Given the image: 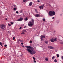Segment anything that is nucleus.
<instances>
[{
	"label": "nucleus",
	"instance_id": "obj_8",
	"mask_svg": "<svg viewBox=\"0 0 63 63\" xmlns=\"http://www.w3.org/2000/svg\"><path fill=\"white\" fill-rule=\"evenodd\" d=\"M34 16L36 17H40V15L37 14L36 15H34Z\"/></svg>",
	"mask_w": 63,
	"mask_h": 63
},
{
	"label": "nucleus",
	"instance_id": "obj_28",
	"mask_svg": "<svg viewBox=\"0 0 63 63\" xmlns=\"http://www.w3.org/2000/svg\"><path fill=\"white\" fill-rule=\"evenodd\" d=\"M25 34V33L24 32H22L21 33V34Z\"/></svg>",
	"mask_w": 63,
	"mask_h": 63
},
{
	"label": "nucleus",
	"instance_id": "obj_29",
	"mask_svg": "<svg viewBox=\"0 0 63 63\" xmlns=\"http://www.w3.org/2000/svg\"><path fill=\"white\" fill-rule=\"evenodd\" d=\"M11 24H12V25H13V22H11Z\"/></svg>",
	"mask_w": 63,
	"mask_h": 63
},
{
	"label": "nucleus",
	"instance_id": "obj_17",
	"mask_svg": "<svg viewBox=\"0 0 63 63\" xmlns=\"http://www.w3.org/2000/svg\"><path fill=\"white\" fill-rule=\"evenodd\" d=\"M46 5H48V6H50V7H51V6L50 5V4L48 3H47Z\"/></svg>",
	"mask_w": 63,
	"mask_h": 63
},
{
	"label": "nucleus",
	"instance_id": "obj_44",
	"mask_svg": "<svg viewBox=\"0 0 63 63\" xmlns=\"http://www.w3.org/2000/svg\"><path fill=\"white\" fill-rule=\"evenodd\" d=\"M52 19H54V17H52Z\"/></svg>",
	"mask_w": 63,
	"mask_h": 63
},
{
	"label": "nucleus",
	"instance_id": "obj_22",
	"mask_svg": "<svg viewBox=\"0 0 63 63\" xmlns=\"http://www.w3.org/2000/svg\"><path fill=\"white\" fill-rule=\"evenodd\" d=\"M57 57H59V55L58 54H57Z\"/></svg>",
	"mask_w": 63,
	"mask_h": 63
},
{
	"label": "nucleus",
	"instance_id": "obj_51",
	"mask_svg": "<svg viewBox=\"0 0 63 63\" xmlns=\"http://www.w3.org/2000/svg\"><path fill=\"white\" fill-rule=\"evenodd\" d=\"M6 20H7V18H6Z\"/></svg>",
	"mask_w": 63,
	"mask_h": 63
},
{
	"label": "nucleus",
	"instance_id": "obj_13",
	"mask_svg": "<svg viewBox=\"0 0 63 63\" xmlns=\"http://www.w3.org/2000/svg\"><path fill=\"white\" fill-rule=\"evenodd\" d=\"M32 5V2H30L29 5V6H31V5Z\"/></svg>",
	"mask_w": 63,
	"mask_h": 63
},
{
	"label": "nucleus",
	"instance_id": "obj_23",
	"mask_svg": "<svg viewBox=\"0 0 63 63\" xmlns=\"http://www.w3.org/2000/svg\"><path fill=\"white\" fill-rule=\"evenodd\" d=\"M18 41H19V42H22V40H20V39H19L18 40Z\"/></svg>",
	"mask_w": 63,
	"mask_h": 63
},
{
	"label": "nucleus",
	"instance_id": "obj_2",
	"mask_svg": "<svg viewBox=\"0 0 63 63\" xmlns=\"http://www.w3.org/2000/svg\"><path fill=\"white\" fill-rule=\"evenodd\" d=\"M32 22L31 21H30L28 23V25L30 27H32L33 25H34V20L33 19H32Z\"/></svg>",
	"mask_w": 63,
	"mask_h": 63
},
{
	"label": "nucleus",
	"instance_id": "obj_3",
	"mask_svg": "<svg viewBox=\"0 0 63 63\" xmlns=\"http://www.w3.org/2000/svg\"><path fill=\"white\" fill-rule=\"evenodd\" d=\"M49 14L50 16H52L53 15H55V12L54 11H49Z\"/></svg>",
	"mask_w": 63,
	"mask_h": 63
},
{
	"label": "nucleus",
	"instance_id": "obj_7",
	"mask_svg": "<svg viewBox=\"0 0 63 63\" xmlns=\"http://www.w3.org/2000/svg\"><path fill=\"white\" fill-rule=\"evenodd\" d=\"M23 20V18L22 17H20V18L19 19L17 20V21H21Z\"/></svg>",
	"mask_w": 63,
	"mask_h": 63
},
{
	"label": "nucleus",
	"instance_id": "obj_24",
	"mask_svg": "<svg viewBox=\"0 0 63 63\" xmlns=\"http://www.w3.org/2000/svg\"><path fill=\"white\" fill-rule=\"evenodd\" d=\"M55 58V57H54V56H53L52 57V59L54 60V59Z\"/></svg>",
	"mask_w": 63,
	"mask_h": 63
},
{
	"label": "nucleus",
	"instance_id": "obj_37",
	"mask_svg": "<svg viewBox=\"0 0 63 63\" xmlns=\"http://www.w3.org/2000/svg\"><path fill=\"white\" fill-rule=\"evenodd\" d=\"M33 62H34V63H36V61L34 60L33 61Z\"/></svg>",
	"mask_w": 63,
	"mask_h": 63
},
{
	"label": "nucleus",
	"instance_id": "obj_16",
	"mask_svg": "<svg viewBox=\"0 0 63 63\" xmlns=\"http://www.w3.org/2000/svg\"><path fill=\"white\" fill-rule=\"evenodd\" d=\"M45 44H46L47 45V44H48V41H45Z\"/></svg>",
	"mask_w": 63,
	"mask_h": 63
},
{
	"label": "nucleus",
	"instance_id": "obj_50",
	"mask_svg": "<svg viewBox=\"0 0 63 63\" xmlns=\"http://www.w3.org/2000/svg\"><path fill=\"white\" fill-rule=\"evenodd\" d=\"M26 0V1H28V0Z\"/></svg>",
	"mask_w": 63,
	"mask_h": 63
},
{
	"label": "nucleus",
	"instance_id": "obj_46",
	"mask_svg": "<svg viewBox=\"0 0 63 63\" xmlns=\"http://www.w3.org/2000/svg\"><path fill=\"white\" fill-rule=\"evenodd\" d=\"M21 45H23V43H21Z\"/></svg>",
	"mask_w": 63,
	"mask_h": 63
},
{
	"label": "nucleus",
	"instance_id": "obj_20",
	"mask_svg": "<svg viewBox=\"0 0 63 63\" xmlns=\"http://www.w3.org/2000/svg\"><path fill=\"white\" fill-rule=\"evenodd\" d=\"M0 45L2 47H3V45H2V43L0 42Z\"/></svg>",
	"mask_w": 63,
	"mask_h": 63
},
{
	"label": "nucleus",
	"instance_id": "obj_25",
	"mask_svg": "<svg viewBox=\"0 0 63 63\" xmlns=\"http://www.w3.org/2000/svg\"><path fill=\"white\" fill-rule=\"evenodd\" d=\"M54 61L55 62H57V60L56 59H55Z\"/></svg>",
	"mask_w": 63,
	"mask_h": 63
},
{
	"label": "nucleus",
	"instance_id": "obj_49",
	"mask_svg": "<svg viewBox=\"0 0 63 63\" xmlns=\"http://www.w3.org/2000/svg\"><path fill=\"white\" fill-rule=\"evenodd\" d=\"M54 33H55V31H54Z\"/></svg>",
	"mask_w": 63,
	"mask_h": 63
},
{
	"label": "nucleus",
	"instance_id": "obj_31",
	"mask_svg": "<svg viewBox=\"0 0 63 63\" xmlns=\"http://www.w3.org/2000/svg\"><path fill=\"white\" fill-rule=\"evenodd\" d=\"M35 10L36 12V13H38V11H37V9H35Z\"/></svg>",
	"mask_w": 63,
	"mask_h": 63
},
{
	"label": "nucleus",
	"instance_id": "obj_10",
	"mask_svg": "<svg viewBox=\"0 0 63 63\" xmlns=\"http://www.w3.org/2000/svg\"><path fill=\"white\" fill-rule=\"evenodd\" d=\"M26 47H27V49H30V48H31V47L30 46H25Z\"/></svg>",
	"mask_w": 63,
	"mask_h": 63
},
{
	"label": "nucleus",
	"instance_id": "obj_21",
	"mask_svg": "<svg viewBox=\"0 0 63 63\" xmlns=\"http://www.w3.org/2000/svg\"><path fill=\"white\" fill-rule=\"evenodd\" d=\"M20 13H22L23 12V11L22 10H21L20 11Z\"/></svg>",
	"mask_w": 63,
	"mask_h": 63
},
{
	"label": "nucleus",
	"instance_id": "obj_12",
	"mask_svg": "<svg viewBox=\"0 0 63 63\" xmlns=\"http://www.w3.org/2000/svg\"><path fill=\"white\" fill-rule=\"evenodd\" d=\"M45 60L46 61H48V58H45Z\"/></svg>",
	"mask_w": 63,
	"mask_h": 63
},
{
	"label": "nucleus",
	"instance_id": "obj_18",
	"mask_svg": "<svg viewBox=\"0 0 63 63\" xmlns=\"http://www.w3.org/2000/svg\"><path fill=\"white\" fill-rule=\"evenodd\" d=\"M17 8H16V7H15L14 8V11H16V10H17Z\"/></svg>",
	"mask_w": 63,
	"mask_h": 63
},
{
	"label": "nucleus",
	"instance_id": "obj_40",
	"mask_svg": "<svg viewBox=\"0 0 63 63\" xmlns=\"http://www.w3.org/2000/svg\"><path fill=\"white\" fill-rule=\"evenodd\" d=\"M63 60V56H62V58H61Z\"/></svg>",
	"mask_w": 63,
	"mask_h": 63
},
{
	"label": "nucleus",
	"instance_id": "obj_41",
	"mask_svg": "<svg viewBox=\"0 0 63 63\" xmlns=\"http://www.w3.org/2000/svg\"><path fill=\"white\" fill-rule=\"evenodd\" d=\"M21 28H22V27H21L19 28L20 29H21Z\"/></svg>",
	"mask_w": 63,
	"mask_h": 63
},
{
	"label": "nucleus",
	"instance_id": "obj_42",
	"mask_svg": "<svg viewBox=\"0 0 63 63\" xmlns=\"http://www.w3.org/2000/svg\"><path fill=\"white\" fill-rule=\"evenodd\" d=\"M32 43V41H30V43L31 44V43Z\"/></svg>",
	"mask_w": 63,
	"mask_h": 63
},
{
	"label": "nucleus",
	"instance_id": "obj_38",
	"mask_svg": "<svg viewBox=\"0 0 63 63\" xmlns=\"http://www.w3.org/2000/svg\"><path fill=\"white\" fill-rule=\"evenodd\" d=\"M7 46V45H4V47H6Z\"/></svg>",
	"mask_w": 63,
	"mask_h": 63
},
{
	"label": "nucleus",
	"instance_id": "obj_54",
	"mask_svg": "<svg viewBox=\"0 0 63 63\" xmlns=\"http://www.w3.org/2000/svg\"><path fill=\"white\" fill-rule=\"evenodd\" d=\"M14 63H16L15 62H14Z\"/></svg>",
	"mask_w": 63,
	"mask_h": 63
},
{
	"label": "nucleus",
	"instance_id": "obj_39",
	"mask_svg": "<svg viewBox=\"0 0 63 63\" xmlns=\"http://www.w3.org/2000/svg\"><path fill=\"white\" fill-rule=\"evenodd\" d=\"M16 14H18V12L17 11H16Z\"/></svg>",
	"mask_w": 63,
	"mask_h": 63
},
{
	"label": "nucleus",
	"instance_id": "obj_15",
	"mask_svg": "<svg viewBox=\"0 0 63 63\" xmlns=\"http://www.w3.org/2000/svg\"><path fill=\"white\" fill-rule=\"evenodd\" d=\"M54 42H56V41H57V39L56 38H55V39H54Z\"/></svg>",
	"mask_w": 63,
	"mask_h": 63
},
{
	"label": "nucleus",
	"instance_id": "obj_36",
	"mask_svg": "<svg viewBox=\"0 0 63 63\" xmlns=\"http://www.w3.org/2000/svg\"><path fill=\"white\" fill-rule=\"evenodd\" d=\"M32 58L34 59V60H35V58H34V57H33Z\"/></svg>",
	"mask_w": 63,
	"mask_h": 63
},
{
	"label": "nucleus",
	"instance_id": "obj_14",
	"mask_svg": "<svg viewBox=\"0 0 63 63\" xmlns=\"http://www.w3.org/2000/svg\"><path fill=\"white\" fill-rule=\"evenodd\" d=\"M28 20V18L27 17H26L24 19L25 21H27Z\"/></svg>",
	"mask_w": 63,
	"mask_h": 63
},
{
	"label": "nucleus",
	"instance_id": "obj_30",
	"mask_svg": "<svg viewBox=\"0 0 63 63\" xmlns=\"http://www.w3.org/2000/svg\"><path fill=\"white\" fill-rule=\"evenodd\" d=\"M60 44H62L63 45V42H60Z\"/></svg>",
	"mask_w": 63,
	"mask_h": 63
},
{
	"label": "nucleus",
	"instance_id": "obj_35",
	"mask_svg": "<svg viewBox=\"0 0 63 63\" xmlns=\"http://www.w3.org/2000/svg\"><path fill=\"white\" fill-rule=\"evenodd\" d=\"M15 39V37H13V40H14Z\"/></svg>",
	"mask_w": 63,
	"mask_h": 63
},
{
	"label": "nucleus",
	"instance_id": "obj_32",
	"mask_svg": "<svg viewBox=\"0 0 63 63\" xmlns=\"http://www.w3.org/2000/svg\"><path fill=\"white\" fill-rule=\"evenodd\" d=\"M8 25L9 26H11V24H8Z\"/></svg>",
	"mask_w": 63,
	"mask_h": 63
},
{
	"label": "nucleus",
	"instance_id": "obj_9",
	"mask_svg": "<svg viewBox=\"0 0 63 63\" xmlns=\"http://www.w3.org/2000/svg\"><path fill=\"white\" fill-rule=\"evenodd\" d=\"M48 48H50V49H53V47L51 46H48Z\"/></svg>",
	"mask_w": 63,
	"mask_h": 63
},
{
	"label": "nucleus",
	"instance_id": "obj_48",
	"mask_svg": "<svg viewBox=\"0 0 63 63\" xmlns=\"http://www.w3.org/2000/svg\"><path fill=\"white\" fill-rule=\"evenodd\" d=\"M38 2H40V0H38Z\"/></svg>",
	"mask_w": 63,
	"mask_h": 63
},
{
	"label": "nucleus",
	"instance_id": "obj_6",
	"mask_svg": "<svg viewBox=\"0 0 63 63\" xmlns=\"http://www.w3.org/2000/svg\"><path fill=\"white\" fill-rule=\"evenodd\" d=\"M41 6H39V8L40 9H42V10H43V9H44L43 8H44V4L42 5Z\"/></svg>",
	"mask_w": 63,
	"mask_h": 63
},
{
	"label": "nucleus",
	"instance_id": "obj_4",
	"mask_svg": "<svg viewBox=\"0 0 63 63\" xmlns=\"http://www.w3.org/2000/svg\"><path fill=\"white\" fill-rule=\"evenodd\" d=\"M0 28L2 29H4V28H6V27L5 25L4 24H2L0 26Z\"/></svg>",
	"mask_w": 63,
	"mask_h": 63
},
{
	"label": "nucleus",
	"instance_id": "obj_26",
	"mask_svg": "<svg viewBox=\"0 0 63 63\" xmlns=\"http://www.w3.org/2000/svg\"><path fill=\"white\" fill-rule=\"evenodd\" d=\"M56 22L58 23L59 22V20H57L56 21Z\"/></svg>",
	"mask_w": 63,
	"mask_h": 63
},
{
	"label": "nucleus",
	"instance_id": "obj_52",
	"mask_svg": "<svg viewBox=\"0 0 63 63\" xmlns=\"http://www.w3.org/2000/svg\"><path fill=\"white\" fill-rule=\"evenodd\" d=\"M24 28H25V27H24Z\"/></svg>",
	"mask_w": 63,
	"mask_h": 63
},
{
	"label": "nucleus",
	"instance_id": "obj_47",
	"mask_svg": "<svg viewBox=\"0 0 63 63\" xmlns=\"http://www.w3.org/2000/svg\"><path fill=\"white\" fill-rule=\"evenodd\" d=\"M22 47H24V46H22Z\"/></svg>",
	"mask_w": 63,
	"mask_h": 63
},
{
	"label": "nucleus",
	"instance_id": "obj_53",
	"mask_svg": "<svg viewBox=\"0 0 63 63\" xmlns=\"http://www.w3.org/2000/svg\"><path fill=\"white\" fill-rule=\"evenodd\" d=\"M25 27H26V26H25Z\"/></svg>",
	"mask_w": 63,
	"mask_h": 63
},
{
	"label": "nucleus",
	"instance_id": "obj_5",
	"mask_svg": "<svg viewBox=\"0 0 63 63\" xmlns=\"http://www.w3.org/2000/svg\"><path fill=\"white\" fill-rule=\"evenodd\" d=\"M40 37H41V41H42L43 40V38H46V36L45 35L43 36V35H41Z\"/></svg>",
	"mask_w": 63,
	"mask_h": 63
},
{
	"label": "nucleus",
	"instance_id": "obj_11",
	"mask_svg": "<svg viewBox=\"0 0 63 63\" xmlns=\"http://www.w3.org/2000/svg\"><path fill=\"white\" fill-rule=\"evenodd\" d=\"M50 41L51 42H54V39L53 38L51 39V40H50Z\"/></svg>",
	"mask_w": 63,
	"mask_h": 63
},
{
	"label": "nucleus",
	"instance_id": "obj_1",
	"mask_svg": "<svg viewBox=\"0 0 63 63\" xmlns=\"http://www.w3.org/2000/svg\"><path fill=\"white\" fill-rule=\"evenodd\" d=\"M26 50H27L28 52H30L32 55L33 54H35L36 51L34 49H32L31 50L30 49H26Z\"/></svg>",
	"mask_w": 63,
	"mask_h": 63
},
{
	"label": "nucleus",
	"instance_id": "obj_27",
	"mask_svg": "<svg viewBox=\"0 0 63 63\" xmlns=\"http://www.w3.org/2000/svg\"><path fill=\"white\" fill-rule=\"evenodd\" d=\"M46 21V19L45 18L43 19V21Z\"/></svg>",
	"mask_w": 63,
	"mask_h": 63
},
{
	"label": "nucleus",
	"instance_id": "obj_19",
	"mask_svg": "<svg viewBox=\"0 0 63 63\" xmlns=\"http://www.w3.org/2000/svg\"><path fill=\"white\" fill-rule=\"evenodd\" d=\"M23 32H27L25 30H24L22 31Z\"/></svg>",
	"mask_w": 63,
	"mask_h": 63
},
{
	"label": "nucleus",
	"instance_id": "obj_33",
	"mask_svg": "<svg viewBox=\"0 0 63 63\" xmlns=\"http://www.w3.org/2000/svg\"><path fill=\"white\" fill-rule=\"evenodd\" d=\"M13 6H14V7H16V5L15 4L13 5Z\"/></svg>",
	"mask_w": 63,
	"mask_h": 63
},
{
	"label": "nucleus",
	"instance_id": "obj_45",
	"mask_svg": "<svg viewBox=\"0 0 63 63\" xmlns=\"http://www.w3.org/2000/svg\"><path fill=\"white\" fill-rule=\"evenodd\" d=\"M17 43H19V41H17Z\"/></svg>",
	"mask_w": 63,
	"mask_h": 63
},
{
	"label": "nucleus",
	"instance_id": "obj_34",
	"mask_svg": "<svg viewBox=\"0 0 63 63\" xmlns=\"http://www.w3.org/2000/svg\"><path fill=\"white\" fill-rule=\"evenodd\" d=\"M25 1H26V0H23V2H25Z\"/></svg>",
	"mask_w": 63,
	"mask_h": 63
},
{
	"label": "nucleus",
	"instance_id": "obj_43",
	"mask_svg": "<svg viewBox=\"0 0 63 63\" xmlns=\"http://www.w3.org/2000/svg\"><path fill=\"white\" fill-rule=\"evenodd\" d=\"M20 56H21V57H22V56H23V55L22 54V55H21Z\"/></svg>",
	"mask_w": 63,
	"mask_h": 63
}]
</instances>
